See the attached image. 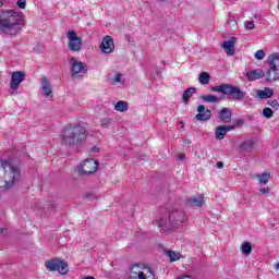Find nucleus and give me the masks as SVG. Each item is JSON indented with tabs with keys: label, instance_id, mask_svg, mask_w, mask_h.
Returning <instances> with one entry per match:
<instances>
[{
	"label": "nucleus",
	"instance_id": "nucleus-1",
	"mask_svg": "<svg viewBox=\"0 0 279 279\" xmlns=\"http://www.w3.org/2000/svg\"><path fill=\"white\" fill-rule=\"evenodd\" d=\"M23 28V17L12 10L0 11V32L8 36H16Z\"/></svg>",
	"mask_w": 279,
	"mask_h": 279
},
{
	"label": "nucleus",
	"instance_id": "nucleus-2",
	"mask_svg": "<svg viewBox=\"0 0 279 279\" xmlns=\"http://www.w3.org/2000/svg\"><path fill=\"white\" fill-rule=\"evenodd\" d=\"M87 136L86 128L81 124H70L63 130L61 141L65 147H75V145H82Z\"/></svg>",
	"mask_w": 279,
	"mask_h": 279
},
{
	"label": "nucleus",
	"instance_id": "nucleus-3",
	"mask_svg": "<svg viewBox=\"0 0 279 279\" xmlns=\"http://www.w3.org/2000/svg\"><path fill=\"white\" fill-rule=\"evenodd\" d=\"M184 219H186V216L182 209H171L160 217L158 226L163 232L166 230H178V228H182Z\"/></svg>",
	"mask_w": 279,
	"mask_h": 279
},
{
	"label": "nucleus",
	"instance_id": "nucleus-4",
	"mask_svg": "<svg viewBox=\"0 0 279 279\" xmlns=\"http://www.w3.org/2000/svg\"><path fill=\"white\" fill-rule=\"evenodd\" d=\"M210 90L213 93H222V95H226L232 101H242V99H245V92L241 90V87L232 84L213 86Z\"/></svg>",
	"mask_w": 279,
	"mask_h": 279
},
{
	"label": "nucleus",
	"instance_id": "nucleus-5",
	"mask_svg": "<svg viewBox=\"0 0 279 279\" xmlns=\"http://www.w3.org/2000/svg\"><path fill=\"white\" fill-rule=\"evenodd\" d=\"M269 69L265 73L267 82H278L279 80V57L272 54L268 59Z\"/></svg>",
	"mask_w": 279,
	"mask_h": 279
},
{
	"label": "nucleus",
	"instance_id": "nucleus-6",
	"mask_svg": "<svg viewBox=\"0 0 279 279\" xmlns=\"http://www.w3.org/2000/svg\"><path fill=\"white\" fill-rule=\"evenodd\" d=\"M47 271H59L62 276L69 274V264L64 259H50L45 262Z\"/></svg>",
	"mask_w": 279,
	"mask_h": 279
},
{
	"label": "nucleus",
	"instance_id": "nucleus-7",
	"mask_svg": "<svg viewBox=\"0 0 279 279\" xmlns=\"http://www.w3.org/2000/svg\"><path fill=\"white\" fill-rule=\"evenodd\" d=\"M98 169L99 161L95 159H86L77 167V171L81 175H93V173H96Z\"/></svg>",
	"mask_w": 279,
	"mask_h": 279
},
{
	"label": "nucleus",
	"instance_id": "nucleus-8",
	"mask_svg": "<svg viewBox=\"0 0 279 279\" xmlns=\"http://www.w3.org/2000/svg\"><path fill=\"white\" fill-rule=\"evenodd\" d=\"M68 47L70 51H82V37L75 31L68 32Z\"/></svg>",
	"mask_w": 279,
	"mask_h": 279
},
{
	"label": "nucleus",
	"instance_id": "nucleus-9",
	"mask_svg": "<svg viewBox=\"0 0 279 279\" xmlns=\"http://www.w3.org/2000/svg\"><path fill=\"white\" fill-rule=\"evenodd\" d=\"M70 71L72 72V77H80V73H87L88 69L86 64L82 61H77L75 58L70 59Z\"/></svg>",
	"mask_w": 279,
	"mask_h": 279
},
{
	"label": "nucleus",
	"instance_id": "nucleus-10",
	"mask_svg": "<svg viewBox=\"0 0 279 279\" xmlns=\"http://www.w3.org/2000/svg\"><path fill=\"white\" fill-rule=\"evenodd\" d=\"M196 112H198L195 116L196 121H209L213 117V111H210V109H206V106L204 105H199L196 108Z\"/></svg>",
	"mask_w": 279,
	"mask_h": 279
},
{
	"label": "nucleus",
	"instance_id": "nucleus-11",
	"mask_svg": "<svg viewBox=\"0 0 279 279\" xmlns=\"http://www.w3.org/2000/svg\"><path fill=\"white\" fill-rule=\"evenodd\" d=\"M100 51L102 53H112L114 51V39L110 35H106L100 44Z\"/></svg>",
	"mask_w": 279,
	"mask_h": 279
},
{
	"label": "nucleus",
	"instance_id": "nucleus-12",
	"mask_svg": "<svg viewBox=\"0 0 279 279\" xmlns=\"http://www.w3.org/2000/svg\"><path fill=\"white\" fill-rule=\"evenodd\" d=\"M232 130H236V126L234 125H218L215 129V136L217 141H223L226 138V134L228 132H232Z\"/></svg>",
	"mask_w": 279,
	"mask_h": 279
},
{
	"label": "nucleus",
	"instance_id": "nucleus-13",
	"mask_svg": "<svg viewBox=\"0 0 279 279\" xmlns=\"http://www.w3.org/2000/svg\"><path fill=\"white\" fill-rule=\"evenodd\" d=\"M22 82H25V72H13L11 76V90H16Z\"/></svg>",
	"mask_w": 279,
	"mask_h": 279
},
{
	"label": "nucleus",
	"instance_id": "nucleus-14",
	"mask_svg": "<svg viewBox=\"0 0 279 279\" xmlns=\"http://www.w3.org/2000/svg\"><path fill=\"white\" fill-rule=\"evenodd\" d=\"M236 45V37H230L221 44L222 49H225L227 56H234V46Z\"/></svg>",
	"mask_w": 279,
	"mask_h": 279
},
{
	"label": "nucleus",
	"instance_id": "nucleus-15",
	"mask_svg": "<svg viewBox=\"0 0 279 279\" xmlns=\"http://www.w3.org/2000/svg\"><path fill=\"white\" fill-rule=\"evenodd\" d=\"M218 119L222 123H230L232 121V109L225 107L219 111Z\"/></svg>",
	"mask_w": 279,
	"mask_h": 279
},
{
	"label": "nucleus",
	"instance_id": "nucleus-16",
	"mask_svg": "<svg viewBox=\"0 0 279 279\" xmlns=\"http://www.w3.org/2000/svg\"><path fill=\"white\" fill-rule=\"evenodd\" d=\"M263 77H265L263 70H252L246 73V78L248 82H256V80H263Z\"/></svg>",
	"mask_w": 279,
	"mask_h": 279
},
{
	"label": "nucleus",
	"instance_id": "nucleus-17",
	"mask_svg": "<svg viewBox=\"0 0 279 279\" xmlns=\"http://www.w3.org/2000/svg\"><path fill=\"white\" fill-rule=\"evenodd\" d=\"M187 205H190L192 208H201V206H204V195L189 198Z\"/></svg>",
	"mask_w": 279,
	"mask_h": 279
},
{
	"label": "nucleus",
	"instance_id": "nucleus-18",
	"mask_svg": "<svg viewBox=\"0 0 279 279\" xmlns=\"http://www.w3.org/2000/svg\"><path fill=\"white\" fill-rule=\"evenodd\" d=\"M256 95L259 99H269L274 97V89L271 87H266L264 90L258 89Z\"/></svg>",
	"mask_w": 279,
	"mask_h": 279
},
{
	"label": "nucleus",
	"instance_id": "nucleus-19",
	"mask_svg": "<svg viewBox=\"0 0 279 279\" xmlns=\"http://www.w3.org/2000/svg\"><path fill=\"white\" fill-rule=\"evenodd\" d=\"M41 88L45 97H49L53 93L51 88V83H49V78L43 77L41 78Z\"/></svg>",
	"mask_w": 279,
	"mask_h": 279
},
{
	"label": "nucleus",
	"instance_id": "nucleus-20",
	"mask_svg": "<svg viewBox=\"0 0 279 279\" xmlns=\"http://www.w3.org/2000/svg\"><path fill=\"white\" fill-rule=\"evenodd\" d=\"M197 93V88L195 87H189L183 92V104L189 105V101L191 100V97Z\"/></svg>",
	"mask_w": 279,
	"mask_h": 279
},
{
	"label": "nucleus",
	"instance_id": "nucleus-21",
	"mask_svg": "<svg viewBox=\"0 0 279 279\" xmlns=\"http://www.w3.org/2000/svg\"><path fill=\"white\" fill-rule=\"evenodd\" d=\"M254 147V141L245 140L240 144V149L242 151H252V148Z\"/></svg>",
	"mask_w": 279,
	"mask_h": 279
},
{
	"label": "nucleus",
	"instance_id": "nucleus-22",
	"mask_svg": "<svg viewBox=\"0 0 279 279\" xmlns=\"http://www.w3.org/2000/svg\"><path fill=\"white\" fill-rule=\"evenodd\" d=\"M201 99L203 101H206L207 104H219V101H220L219 97H217L215 95L201 96Z\"/></svg>",
	"mask_w": 279,
	"mask_h": 279
},
{
	"label": "nucleus",
	"instance_id": "nucleus-23",
	"mask_svg": "<svg viewBox=\"0 0 279 279\" xmlns=\"http://www.w3.org/2000/svg\"><path fill=\"white\" fill-rule=\"evenodd\" d=\"M116 110L118 112H128V109L130 108V106L128 105V102L123 101V100H119L117 104H116Z\"/></svg>",
	"mask_w": 279,
	"mask_h": 279
},
{
	"label": "nucleus",
	"instance_id": "nucleus-24",
	"mask_svg": "<svg viewBox=\"0 0 279 279\" xmlns=\"http://www.w3.org/2000/svg\"><path fill=\"white\" fill-rule=\"evenodd\" d=\"M199 84L206 85L210 83V74L208 72H203L198 76Z\"/></svg>",
	"mask_w": 279,
	"mask_h": 279
},
{
	"label": "nucleus",
	"instance_id": "nucleus-25",
	"mask_svg": "<svg viewBox=\"0 0 279 279\" xmlns=\"http://www.w3.org/2000/svg\"><path fill=\"white\" fill-rule=\"evenodd\" d=\"M241 250L242 254H244L245 256H250V254H252V243L244 242L241 246Z\"/></svg>",
	"mask_w": 279,
	"mask_h": 279
},
{
	"label": "nucleus",
	"instance_id": "nucleus-26",
	"mask_svg": "<svg viewBox=\"0 0 279 279\" xmlns=\"http://www.w3.org/2000/svg\"><path fill=\"white\" fill-rule=\"evenodd\" d=\"M149 275H145L143 271L137 272V279H155L156 276L154 275V271H151V268H148Z\"/></svg>",
	"mask_w": 279,
	"mask_h": 279
},
{
	"label": "nucleus",
	"instance_id": "nucleus-27",
	"mask_svg": "<svg viewBox=\"0 0 279 279\" xmlns=\"http://www.w3.org/2000/svg\"><path fill=\"white\" fill-rule=\"evenodd\" d=\"M166 254L170 258L171 263H175V260H180V253H175V251H166Z\"/></svg>",
	"mask_w": 279,
	"mask_h": 279
},
{
	"label": "nucleus",
	"instance_id": "nucleus-28",
	"mask_svg": "<svg viewBox=\"0 0 279 279\" xmlns=\"http://www.w3.org/2000/svg\"><path fill=\"white\" fill-rule=\"evenodd\" d=\"M270 178H271L270 173L264 172L258 175V182H260V184H267Z\"/></svg>",
	"mask_w": 279,
	"mask_h": 279
},
{
	"label": "nucleus",
	"instance_id": "nucleus-29",
	"mask_svg": "<svg viewBox=\"0 0 279 279\" xmlns=\"http://www.w3.org/2000/svg\"><path fill=\"white\" fill-rule=\"evenodd\" d=\"M113 84H123L125 80H123V74L117 73L112 78Z\"/></svg>",
	"mask_w": 279,
	"mask_h": 279
},
{
	"label": "nucleus",
	"instance_id": "nucleus-30",
	"mask_svg": "<svg viewBox=\"0 0 279 279\" xmlns=\"http://www.w3.org/2000/svg\"><path fill=\"white\" fill-rule=\"evenodd\" d=\"M263 114L266 119H271V117H274V110H271L269 107H266L263 109Z\"/></svg>",
	"mask_w": 279,
	"mask_h": 279
},
{
	"label": "nucleus",
	"instance_id": "nucleus-31",
	"mask_svg": "<svg viewBox=\"0 0 279 279\" xmlns=\"http://www.w3.org/2000/svg\"><path fill=\"white\" fill-rule=\"evenodd\" d=\"M110 123H112V120L110 118H105L100 120L101 128H110Z\"/></svg>",
	"mask_w": 279,
	"mask_h": 279
},
{
	"label": "nucleus",
	"instance_id": "nucleus-32",
	"mask_svg": "<svg viewBox=\"0 0 279 279\" xmlns=\"http://www.w3.org/2000/svg\"><path fill=\"white\" fill-rule=\"evenodd\" d=\"M267 105L270 106V108H274V110H278L279 108V104L277 99L268 100Z\"/></svg>",
	"mask_w": 279,
	"mask_h": 279
},
{
	"label": "nucleus",
	"instance_id": "nucleus-33",
	"mask_svg": "<svg viewBox=\"0 0 279 279\" xmlns=\"http://www.w3.org/2000/svg\"><path fill=\"white\" fill-rule=\"evenodd\" d=\"M256 60H263L265 58V50H257L255 52Z\"/></svg>",
	"mask_w": 279,
	"mask_h": 279
},
{
	"label": "nucleus",
	"instance_id": "nucleus-34",
	"mask_svg": "<svg viewBox=\"0 0 279 279\" xmlns=\"http://www.w3.org/2000/svg\"><path fill=\"white\" fill-rule=\"evenodd\" d=\"M244 27H245V29H254V27H256V25L254 24V21H246L244 23Z\"/></svg>",
	"mask_w": 279,
	"mask_h": 279
},
{
	"label": "nucleus",
	"instance_id": "nucleus-35",
	"mask_svg": "<svg viewBox=\"0 0 279 279\" xmlns=\"http://www.w3.org/2000/svg\"><path fill=\"white\" fill-rule=\"evenodd\" d=\"M134 267H138V265H133L131 267V276L129 277V279H136V276L138 277L137 272L134 271Z\"/></svg>",
	"mask_w": 279,
	"mask_h": 279
},
{
	"label": "nucleus",
	"instance_id": "nucleus-36",
	"mask_svg": "<svg viewBox=\"0 0 279 279\" xmlns=\"http://www.w3.org/2000/svg\"><path fill=\"white\" fill-rule=\"evenodd\" d=\"M25 5H27V0H17V7L21 8V10H25Z\"/></svg>",
	"mask_w": 279,
	"mask_h": 279
},
{
	"label": "nucleus",
	"instance_id": "nucleus-37",
	"mask_svg": "<svg viewBox=\"0 0 279 279\" xmlns=\"http://www.w3.org/2000/svg\"><path fill=\"white\" fill-rule=\"evenodd\" d=\"M235 124H233L235 128H241V125H244L245 121L243 120H235L234 121Z\"/></svg>",
	"mask_w": 279,
	"mask_h": 279
},
{
	"label": "nucleus",
	"instance_id": "nucleus-38",
	"mask_svg": "<svg viewBox=\"0 0 279 279\" xmlns=\"http://www.w3.org/2000/svg\"><path fill=\"white\" fill-rule=\"evenodd\" d=\"M269 191H271L269 187H263L260 190V193H263V195H267V193H269Z\"/></svg>",
	"mask_w": 279,
	"mask_h": 279
},
{
	"label": "nucleus",
	"instance_id": "nucleus-39",
	"mask_svg": "<svg viewBox=\"0 0 279 279\" xmlns=\"http://www.w3.org/2000/svg\"><path fill=\"white\" fill-rule=\"evenodd\" d=\"M216 167H217V169H223V162L222 161H218L216 163Z\"/></svg>",
	"mask_w": 279,
	"mask_h": 279
},
{
	"label": "nucleus",
	"instance_id": "nucleus-40",
	"mask_svg": "<svg viewBox=\"0 0 279 279\" xmlns=\"http://www.w3.org/2000/svg\"><path fill=\"white\" fill-rule=\"evenodd\" d=\"M0 232H1V234L5 235V234H8V229H1L0 228Z\"/></svg>",
	"mask_w": 279,
	"mask_h": 279
},
{
	"label": "nucleus",
	"instance_id": "nucleus-41",
	"mask_svg": "<svg viewBox=\"0 0 279 279\" xmlns=\"http://www.w3.org/2000/svg\"><path fill=\"white\" fill-rule=\"evenodd\" d=\"M92 150H94L95 153H97V151H99V147L94 146V147L92 148Z\"/></svg>",
	"mask_w": 279,
	"mask_h": 279
},
{
	"label": "nucleus",
	"instance_id": "nucleus-42",
	"mask_svg": "<svg viewBox=\"0 0 279 279\" xmlns=\"http://www.w3.org/2000/svg\"><path fill=\"white\" fill-rule=\"evenodd\" d=\"M185 158H186L185 155H180V156H179V160H184Z\"/></svg>",
	"mask_w": 279,
	"mask_h": 279
},
{
	"label": "nucleus",
	"instance_id": "nucleus-43",
	"mask_svg": "<svg viewBox=\"0 0 279 279\" xmlns=\"http://www.w3.org/2000/svg\"><path fill=\"white\" fill-rule=\"evenodd\" d=\"M275 268H276V269H279V263H277V264L275 265Z\"/></svg>",
	"mask_w": 279,
	"mask_h": 279
},
{
	"label": "nucleus",
	"instance_id": "nucleus-44",
	"mask_svg": "<svg viewBox=\"0 0 279 279\" xmlns=\"http://www.w3.org/2000/svg\"><path fill=\"white\" fill-rule=\"evenodd\" d=\"M0 8H3V2L2 1H0Z\"/></svg>",
	"mask_w": 279,
	"mask_h": 279
},
{
	"label": "nucleus",
	"instance_id": "nucleus-45",
	"mask_svg": "<svg viewBox=\"0 0 279 279\" xmlns=\"http://www.w3.org/2000/svg\"><path fill=\"white\" fill-rule=\"evenodd\" d=\"M156 75H159L158 71H156Z\"/></svg>",
	"mask_w": 279,
	"mask_h": 279
}]
</instances>
